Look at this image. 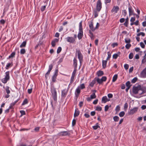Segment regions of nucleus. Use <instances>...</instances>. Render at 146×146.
Wrapping results in <instances>:
<instances>
[{
  "label": "nucleus",
  "mask_w": 146,
  "mask_h": 146,
  "mask_svg": "<svg viewBox=\"0 0 146 146\" xmlns=\"http://www.w3.org/2000/svg\"><path fill=\"white\" fill-rule=\"evenodd\" d=\"M74 68H76L77 66V60L76 58H74Z\"/></svg>",
  "instance_id": "6ab92c4d"
},
{
  "label": "nucleus",
  "mask_w": 146,
  "mask_h": 146,
  "mask_svg": "<svg viewBox=\"0 0 146 146\" xmlns=\"http://www.w3.org/2000/svg\"><path fill=\"white\" fill-rule=\"evenodd\" d=\"M119 54L120 52H119V54H114L113 56V58L114 59H116L117 58V57L119 56Z\"/></svg>",
  "instance_id": "7c9ffc66"
},
{
  "label": "nucleus",
  "mask_w": 146,
  "mask_h": 146,
  "mask_svg": "<svg viewBox=\"0 0 146 146\" xmlns=\"http://www.w3.org/2000/svg\"><path fill=\"white\" fill-rule=\"evenodd\" d=\"M69 131H62L60 132L59 134L60 135L62 136H66L69 135Z\"/></svg>",
  "instance_id": "f8f14e48"
},
{
  "label": "nucleus",
  "mask_w": 146,
  "mask_h": 146,
  "mask_svg": "<svg viewBox=\"0 0 146 146\" xmlns=\"http://www.w3.org/2000/svg\"><path fill=\"white\" fill-rule=\"evenodd\" d=\"M102 110V107L100 106H97L96 107V110L98 111H101Z\"/></svg>",
  "instance_id": "79ce46f5"
},
{
  "label": "nucleus",
  "mask_w": 146,
  "mask_h": 146,
  "mask_svg": "<svg viewBox=\"0 0 146 146\" xmlns=\"http://www.w3.org/2000/svg\"><path fill=\"white\" fill-rule=\"evenodd\" d=\"M133 57V54L132 53H131L129 55V58L130 59H131Z\"/></svg>",
  "instance_id": "09e8293b"
},
{
  "label": "nucleus",
  "mask_w": 146,
  "mask_h": 146,
  "mask_svg": "<svg viewBox=\"0 0 146 146\" xmlns=\"http://www.w3.org/2000/svg\"><path fill=\"white\" fill-rule=\"evenodd\" d=\"M66 39L67 41L70 43H73L75 42V38L72 37H68Z\"/></svg>",
  "instance_id": "423d86ee"
},
{
  "label": "nucleus",
  "mask_w": 146,
  "mask_h": 146,
  "mask_svg": "<svg viewBox=\"0 0 146 146\" xmlns=\"http://www.w3.org/2000/svg\"><path fill=\"white\" fill-rule=\"evenodd\" d=\"M120 110V107L119 106H118L116 107L115 110L116 111H119Z\"/></svg>",
  "instance_id": "338daca9"
},
{
  "label": "nucleus",
  "mask_w": 146,
  "mask_h": 146,
  "mask_svg": "<svg viewBox=\"0 0 146 146\" xmlns=\"http://www.w3.org/2000/svg\"><path fill=\"white\" fill-rule=\"evenodd\" d=\"M79 30H83L82 27V21H81L79 23Z\"/></svg>",
  "instance_id": "473e14b6"
},
{
  "label": "nucleus",
  "mask_w": 146,
  "mask_h": 146,
  "mask_svg": "<svg viewBox=\"0 0 146 146\" xmlns=\"http://www.w3.org/2000/svg\"><path fill=\"white\" fill-rule=\"evenodd\" d=\"M138 109V107H135L133 109H131L129 112V115H132L134 114L137 111Z\"/></svg>",
  "instance_id": "0eeeda50"
},
{
  "label": "nucleus",
  "mask_w": 146,
  "mask_h": 146,
  "mask_svg": "<svg viewBox=\"0 0 146 146\" xmlns=\"http://www.w3.org/2000/svg\"><path fill=\"white\" fill-rule=\"evenodd\" d=\"M15 54V52H13L9 57V58H13L14 57Z\"/></svg>",
  "instance_id": "c85d7f7f"
},
{
  "label": "nucleus",
  "mask_w": 146,
  "mask_h": 146,
  "mask_svg": "<svg viewBox=\"0 0 146 146\" xmlns=\"http://www.w3.org/2000/svg\"><path fill=\"white\" fill-rule=\"evenodd\" d=\"M76 123V121L75 119H73L72 121V126H74L75 125Z\"/></svg>",
  "instance_id": "bf43d9fd"
},
{
  "label": "nucleus",
  "mask_w": 146,
  "mask_h": 146,
  "mask_svg": "<svg viewBox=\"0 0 146 146\" xmlns=\"http://www.w3.org/2000/svg\"><path fill=\"white\" fill-rule=\"evenodd\" d=\"M83 36V30H79V32L78 35V37L79 40L81 39Z\"/></svg>",
  "instance_id": "9d476101"
},
{
  "label": "nucleus",
  "mask_w": 146,
  "mask_h": 146,
  "mask_svg": "<svg viewBox=\"0 0 146 146\" xmlns=\"http://www.w3.org/2000/svg\"><path fill=\"white\" fill-rule=\"evenodd\" d=\"M125 19L123 18H121L120 19L119 21L121 23H123L125 21Z\"/></svg>",
  "instance_id": "774afa93"
},
{
  "label": "nucleus",
  "mask_w": 146,
  "mask_h": 146,
  "mask_svg": "<svg viewBox=\"0 0 146 146\" xmlns=\"http://www.w3.org/2000/svg\"><path fill=\"white\" fill-rule=\"evenodd\" d=\"M128 9L129 15H131L133 14V11L132 9V7L130 5V4L129 5Z\"/></svg>",
  "instance_id": "4468645a"
},
{
  "label": "nucleus",
  "mask_w": 146,
  "mask_h": 146,
  "mask_svg": "<svg viewBox=\"0 0 146 146\" xmlns=\"http://www.w3.org/2000/svg\"><path fill=\"white\" fill-rule=\"evenodd\" d=\"M135 17H131L130 19V21L131 22H133L135 20Z\"/></svg>",
  "instance_id": "680f3d73"
},
{
  "label": "nucleus",
  "mask_w": 146,
  "mask_h": 146,
  "mask_svg": "<svg viewBox=\"0 0 146 146\" xmlns=\"http://www.w3.org/2000/svg\"><path fill=\"white\" fill-rule=\"evenodd\" d=\"M140 45L141 46L142 48H145V45L142 42H141L140 43Z\"/></svg>",
  "instance_id": "603ef678"
},
{
  "label": "nucleus",
  "mask_w": 146,
  "mask_h": 146,
  "mask_svg": "<svg viewBox=\"0 0 146 146\" xmlns=\"http://www.w3.org/2000/svg\"><path fill=\"white\" fill-rule=\"evenodd\" d=\"M50 73H49L48 72H47V73L45 74V78H46V79H47V78H48V76L49 75V74H50Z\"/></svg>",
  "instance_id": "e2e57ef3"
},
{
  "label": "nucleus",
  "mask_w": 146,
  "mask_h": 146,
  "mask_svg": "<svg viewBox=\"0 0 146 146\" xmlns=\"http://www.w3.org/2000/svg\"><path fill=\"white\" fill-rule=\"evenodd\" d=\"M80 88L82 89H84L85 88V86L84 84H81L80 85Z\"/></svg>",
  "instance_id": "052dcab7"
},
{
  "label": "nucleus",
  "mask_w": 146,
  "mask_h": 146,
  "mask_svg": "<svg viewBox=\"0 0 146 146\" xmlns=\"http://www.w3.org/2000/svg\"><path fill=\"white\" fill-rule=\"evenodd\" d=\"M140 35H141L143 36H144L145 35V34L143 32H140L139 33H138L137 35L138 36H139Z\"/></svg>",
  "instance_id": "58836bf2"
},
{
  "label": "nucleus",
  "mask_w": 146,
  "mask_h": 146,
  "mask_svg": "<svg viewBox=\"0 0 146 146\" xmlns=\"http://www.w3.org/2000/svg\"><path fill=\"white\" fill-rule=\"evenodd\" d=\"M61 50H62V48H61V47H58L57 49V54L59 53L61 51Z\"/></svg>",
  "instance_id": "37998d69"
},
{
  "label": "nucleus",
  "mask_w": 146,
  "mask_h": 146,
  "mask_svg": "<svg viewBox=\"0 0 146 146\" xmlns=\"http://www.w3.org/2000/svg\"><path fill=\"white\" fill-rule=\"evenodd\" d=\"M89 27L90 29H91L92 31H94L95 30V29H94L93 28V25L92 22L89 24Z\"/></svg>",
  "instance_id": "412c9836"
},
{
  "label": "nucleus",
  "mask_w": 146,
  "mask_h": 146,
  "mask_svg": "<svg viewBox=\"0 0 146 146\" xmlns=\"http://www.w3.org/2000/svg\"><path fill=\"white\" fill-rule=\"evenodd\" d=\"M107 61L106 60H103L102 61V67L103 68H105L106 65Z\"/></svg>",
  "instance_id": "a211bd4d"
},
{
  "label": "nucleus",
  "mask_w": 146,
  "mask_h": 146,
  "mask_svg": "<svg viewBox=\"0 0 146 146\" xmlns=\"http://www.w3.org/2000/svg\"><path fill=\"white\" fill-rule=\"evenodd\" d=\"M97 74L98 76H101L104 74V72L103 71L99 70L97 73Z\"/></svg>",
  "instance_id": "f3484780"
},
{
  "label": "nucleus",
  "mask_w": 146,
  "mask_h": 146,
  "mask_svg": "<svg viewBox=\"0 0 146 146\" xmlns=\"http://www.w3.org/2000/svg\"><path fill=\"white\" fill-rule=\"evenodd\" d=\"M125 43H129L131 42V40L129 38H125Z\"/></svg>",
  "instance_id": "f704fd0d"
},
{
  "label": "nucleus",
  "mask_w": 146,
  "mask_h": 146,
  "mask_svg": "<svg viewBox=\"0 0 146 146\" xmlns=\"http://www.w3.org/2000/svg\"><path fill=\"white\" fill-rule=\"evenodd\" d=\"M90 97L92 99L96 98V96L95 93H93L91 95Z\"/></svg>",
  "instance_id": "2f4dec72"
},
{
  "label": "nucleus",
  "mask_w": 146,
  "mask_h": 146,
  "mask_svg": "<svg viewBox=\"0 0 146 146\" xmlns=\"http://www.w3.org/2000/svg\"><path fill=\"white\" fill-rule=\"evenodd\" d=\"M11 64L10 63H8L6 66V69H8V68L10 66Z\"/></svg>",
  "instance_id": "0e129e2a"
},
{
  "label": "nucleus",
  "mask_w": 146,
  "mask_h": 146,
  "mask_svg": "<svg viewBox=\"0 0 146 146\" xmlns=\"http://www.w3.org/2000/svg\"><path fill=\"white\" fill-rule=\"evenodd\" d=\"M26 51L25 49H22L21 50L20 53L21 54H24L25 52Z\"/></svg>",
  "instance_id": "ea45409f"
},
{
  "label": "nucleus",
  "mask_w": 146,
  "mask_h": 146,
  "mask_svg": "<svg viewBox=\"0 0 146 146\" xmlns=\"http://www.w3.org/2000/svg\"><path fill=\"white\" fill-rule=\"evenodd\" d=\"M26 43L27 42L26 41L23 42L20 45V47L22 48L25 47L26 45Z\"/></svg>",
  "instance_id": "aec40b11"
},
{
  "label": "nucleus",
  "mask_w": 146,
  "mask_h": 146,
  "mask_svg": "<svg viewBox=\"0 0 146 146\" xmlns=\"http://www.w3.org/2000/svg\"><path fill=\"white\" fill-rule=\"evenodd\" d=\"M5 74V78H3L1 80L2 82L4 84L6 83L10 79L9 72V71L6 72Z\"/></svg>",
  "instance_id": "f03ea898"
},
{
  "label": "nucleus",
  "mask_w": 146,
  "mask_h": 146,
  "mask_svg": "<svg viewBox=\"0 0 146 146\" xmlns=\"http://www.w3.org/2000/svg\"><path fill=\"white\" fill-rule=\"evenodd\" d=\"M20 112L21 114V115H23L25 114V112L24 111L21 110L20 111Z\"/></svg>",
  "instance_id": "13d9d810"
},
{
  "label": "nucleus",
  "mask_w": 146,
  "mask_h": 146,
  "mask_svg": "<svg viewBox=\"0 0 146 146\" xmlns=\"http://www.w3.org/2000/svg\"><path fill=\"white\" fill-rule=\"evenodd\" d=\"M109 106L108 105H106L105 107V111H107L108 109H109Z\"/></svg>",
  "instance_id": "6e6d98bb"
},
{
  "label": "nucleus",
  "mask_w": 146,
  "mask_h": 146,
  "mask_svg": "<svg viewBox=\"0 0 146 146\" xmlns=\"http://www.w3.org/2000/svg\"><path fill=\"white\" fill-rule=\"evenodd\" d=\"M126 85L127 87H130L131 85H130V83L129 81L127 82L126 83Z\"/></svg>",
  "instance_id": "c03bdc74"
},
{
  "label": "nucleus",
  "mask_w": 146,
  "mask_h": 146,
  "mask_svg": "<svg viewBox=\"0 0 146 146\" xmlns=\"http://www.w3.org/2000/svg\"><path fill=\"white\" fill-rule=\"evenodd\" d=\"M5 90L7 94H9L10 93V90H9V86H7L6 87Z\"/></svg>",
  "instance_id": "5701e85b"
},
{
  "label": "nucleus",
  "mask_w": 146,
  "mask_h": 146,
  "mask_svg": "<svg viewBox=\"0 0 146 146\" xmlns=\"http://www.w3.org/2000/svg\"><path fill=\"white\" fill-rule=\"evenodd\" d=\"M140 76L142 78L146 77V67L141 72Z\"/></svg>",
  "instance_id": "6e6552de"
},
{
  "label": "nucleus",
  "mask_w": 146,
  "mask_h": 146,
  "mask_svg": "<svg viewBox=\"0 0 146 146\" xmlns=\"http://www.w3.org/2000/svg\"><path fill=\"white\" fill-rule=\"evenodd\" d=\"M107 79V78L106 76H103L101 79V80L103 82V81H105Z\"/></svg>",
  "instance_id": "de8ad7c7"
},
{
  "label": "nucleus",
  "mask_w": 146,
  "mask_h": 146,
  "mask_svg": "<svg viewBox=\"0 0 146 146\" xmlns=\"http://www.w3.org/2000/svg\"><path fill=\"white\" fill-rule=\"evenodd\" d=\"M119 10V8L118 6H114L111 10L112 13H116Z\"/></svg>",
  "instance_id": "1a4fd4ad"
},
{
  "label": "nucleus",
  "mask_w": 146,
  "mask_h": 146,
  "mask_svg": "<svg viewBox=\"0 0 146 146\" xmlns=\"http://www.w3.org/2000/svg\"><path fill=\"white\" fill-rule=\"evenodd\" d=\"M95 79L97 81L98 83L100 84H101L103 82L101 79H100L98 78H95Z\"/></svg>",
  "instance_id": "4be33fe9"
},
{
  "label": "nucleus",
  "mask_w": 146,
  "mask_h": 146,
  "mask_svg": "<svg viewBox=\"0 0 146 146\" xmlns=\"http://www.w3.org/2000/svg\"><path fill=\"white\" fill-rule=\"evenodd\" d=\"M80 112L79 111L78 109H76L75 111V112L74 114V117L78 116Z\"/></svg>",
  "instance_id": "2eb2a0df"
},
{
  "label": "nucleus",
  "mask_w": 146,
  "mask_h": 146,
  "mask_svg": "<svg viewBox=\"0 0 146 146\" xmlns=\"http://www.w3.org/2000/svg\"><path fill=\"white\" fill-rule=\"evenodd\" d=\"M51 92L53 98L55 101L57 100V93L56 89L54 88L51 89Z\"/></svg>",
  "instance_id": "7ed1b4c3"
},
{
  "label": "nucleus",
  "mask_w": 146,
  "mask_h": 146,
  "mask_svg": "<svg viewBox=\"0 0 146 146\" xmlns=\"http://www.w3.org/2000/svg\"><path fill=\"white\" fill-rule=\"evenodd\" d=\"M57 76L54 75L53 76L52 78V81L53 82H55L56 81V77Z\"/></svg>",
  "instance_id": "bb28decb"
},
{
  "label": "nucleus",
  "mask_w": 146,
  "mask_h": 146,
  "mask_svg": "<svg viewBox=\"0 0 146 146\" xmlns=\"http://www.w3.org/2000/svg\"><path fill=\"white\" fill-rule=\"evenodd\" d=\"M102 8V3L100 0H98L97 2L96 9L97 11H99Z\"/></svg>",
  "instance_id": "39448f33"
},
{
  "label": "nucleus",
  "mask_w": 146,
  "mask_h": 146,
  "mask_svg": "<svg viewBox=\"0 0 146 146\" xmlns=\"http://www.w3.org/2000/svg\"><path fill=\"white\" fill-rule=\"evenodd\" d=\"M113 119L114 121H118L119 119V118L118 116H116L113 117Z\"/></svg>",
  "instance_id": "a878e982"
},
{
  "label": "nucleus",
  "mask_w": 146,
  "mask_h": 146,
  "mask_svg": "<svg viewBox=\"0 0 146 146\" xmlns=\"http://www.w3.org/2000/svg\"><path fill=\"white\" fill-rule=\"evenodd\" d=\"M113 95L111 94H109L108 95V97L109 98H112L113 97Z\"/></svg>",
  "instance_id": "69168bd1"
},
{
  "label": "nucleus",
  "mask_w": 146,
  "mask_h": 146,
  "mask_svg": "<svg viewBox=\"0 0 146 146\" xmlns=\"http://www.w3.org/2000/svg\"><path fill=\"white\" fill-rule=\"evenodd\" d=\"M125 114V112L123 111H122L119 113V115L120 117H122L124 116Z\"/></svg>",
  "instance_id": "393cba45"
},
{
  "label": "nucleus",
  "mask_w": 146,
  "mask_h": 146,
  "mask_svg": "<svg viewBox=\"0 0 146 146\" xmlns=\"http://www.w3.org/2000/svg\"><path fill=\"white\" fill-rule=\"evenodd\" d=\"M128 24V18H127L125 19V21L124 23V25L125 26H126V27H127Z\"/></svg>",
  "instance_id": "e433bc0d"
},
{
  "label": "nucleus",
  "mask_w": 146,
  "mask_h": 146,
  "mask_svg": "<svg viewBox=\"0 0 146 146\" xmlns=\"http://www.w3.org/2000/svg\"><path fill=\"white\" fill-rule=\"evenodd\" d=\"M95 83V81H92L90 84V86L91 87H93Z\"/></svg>",
  "instance_id": "4d7b16f0"
},
{
  "label": "nucleus",
  "mask_w": 146,
  "mask_h": 146,
  "mask_svg": "<svg viewBox=\"0 0 146 146\" xmlns=\"http://www.w3.org/2000/svg\"><path fill=\"white\" fill-rule=\"evenodd\" d=\"M92 127L94 129L96 130V129H97L98 128L100 127L99 126L97 125L94 126H93Z\"/></svg>",
  "instance_id": "3c124183"
},
{
  "label": "nucleus",
  "mask_w": 146,
  "mask_h": 146,
  "mask_svg": "<svg viewBox=\"0 0 146 146\" xmlns=\"http://www.w3.org/2000/svg\"><path fill=\"white\" fill-rule=\"evenodd\" d=\"M131 46V45L130 44L128 43L126 45L125 47L126 48H127V49H129V48Z\"/></svg>",
  "instance_id": "c9c22d12"
},
{
  "label": "nucleus",
  "mask_w": 146,
  "mask_h": 146,
  "mask_svg": "<svg viewBox=\"0 0 146 146\" xmlns=\"http://www.w3.org/2000/svg\"><path fill=\"white\" fill-rule=\"evenodd\" d=\"M129 66L127 64H126L124 65V67L126 70H127L129 68Z\"/></svg>",
  "instance_id": "864d4df0"
},
{
  "label": "nucleus",
  "mask_w": 146,
  "mask_h": 146,
  "mask_svg": "<svg viewBox=\"0 0 146 146\" xmlns=\"http://www.w3.org/2000/svg\"><path fill=\"white\" fill-rule=\"evenodd\" d=\"M80 92V89L78 88L76 90V92L78 95L79 94Z\"/></svg>",
  "instance_id": "49530a36"
},
{
  "label": "nucleus",
  "mask_w": 146,
  "mask_h": 146,
  "mask_svg": "<svg viewBox=\"0 0 146 146\" xmlns=\"http://www.w3.org/2000/svg\"><path fill=\"white\" fill-rule=\"evenodd\" d=\"M108 56L106 59L107 60H109L111 57V54L110 52H108Z\"/></svg>",
  "instance_id": "72a5a7b5"
},
{
  "label": "nucleus",
  "mask_w": 146,
  "mask_h": 146,
  "mask_svg": "<svg viewBox=\"0 0 146 146\" xmlns=\"http://www.w3.org/2000/svg\"><path fill=\"white\" fill-rule=\"evenodd\" d=\"M133 92L134 94H137L139 93V94H141L145 93L146 91L144 90L141 88V86L138 85L137 86H134L132 89Z\"/></svg>",
  "instance_id": "f257e3e1"
},
{
  "label": "nucleus",
  "mask_w": 146,
  "mask_h": 146,
  "mask_svg": "<svg viewBox=\"0 0 146 146\" xmlns=\"http://www.w3.org/2000/svg\"><path fill=\"white\" fill-rule=\"evenodd\" d=\"M76 72V68H74V69L72 72V75L75 76V74Z\"/></svg>",
  "instance_id": "8fccbe9b"
},
{
  "label": "nucleus",
  "mask_w": 146,
  "mask_h": 146,
  "mask_svg": "<svg viewBox=\"0 0 146 146\" xmlns=\"http://www.w3.org/2000/svg\"><path fill=\"white\" fill-rule=\"evenodd\" d=\"M28 103V101L27 99H25L23 103H22V105L23 106L25 105V104H27Z\"/></svg>",
  "instance_id": "cd10ccee"
},
{
  "label": "nucleus",
  "mask_w": 146,
  "mask_h": 146,
  "mask_svg": "<svg viewBox=\"0 0 146 146\" xmlns=\"http://www.w3.org/2000/svg\"><path fill=\"white\" fill-rule=\"evenodd\" d=\"M117 75L115 74L113 77L112 79V82H115L117 79Z\"/></svg>",
  "instance_id": "b1692460"
},
{
  "label": "nucleus",
  "mask_w": 146,
  "mask_h": 146,
  "mask_svg": "<svg viewBox=\"0 0 146 146\" xmlns=\"http://www.w3.org/2000/svg\"><path fill=\"white\" fill-rule=\"evenodd\" d=\"M46 8V5H44L43 6H42L41 8V10L42 11H44Z\"/></svg>",
  "instance_id": "5fc2aeb1"
},
{
  "label": "nucleus",
  "mask_w": 146,
  "mask_h": 146,
  "mask_svg": "<svg viewBox=\"0 0 146 146\" xmlns=\"http://www.w3.org/2000/svg\"><path fill=\"white\" fill-rule=\"evenodd\" d=\"M53 65L52 64L50 65L49 66V69L48 71V72L50 73L51 70H52L53 68Z\"/></svg>",
  "instance_id": "c756f323"
},
{
  "label": "nucleus",
  "mask_w": 146,
  "mask_h": 146,
  "mask_svg": "<svg viewBox=\"0 0 146 146\" xmlns=\"http://www.w3.org/2000/svg\"><path fill=\"white\" fill-rule=\"evenodd\" d=\"M110 100L108 99L106 96H104L102 97V102L104 103H106L107 102L109 101Z\"/></svg>",
  "instance_id": "9b49d317"
},
{
  "label": "nucleus",
  "mask_w": 146,
  "mask_h": 146,
  "mask_svg": "<svg viewBox=\"0 0 146 146\" xmlns=\"http://www.w3.org/2000/svg\"><path fill=\"white\" fill-rule=\"evenodd\" d=\"M74 77H75V76H72H72H71V79H70V83L71 84L72 83V82H73Z\"/></svg>",
  "instance_id": "a18cd8bd"
},
{
  "label": "nucleus",
  "mask_w": 146,
  "mask_h": 146,
  "mask_svg": "<svg viewBox=\"0 0 146 146\" xmlns=\"http://www.w3.org/2000/svg\"><path fill=\"white\" fill-rule=\"evenodd\" d=\"M76 53L78 54V58L79 59L80 62L81 63L83 61V56L80 50H77L76 51Z\"/></svg>",
  "instance_id": "20e7f679"
},
{
  "label": "nucleus",
  "mask_w": 146,
  "mask_h": 146,
  "mask_svg": "<svg viewBox=\"0 0 146 146\" xmlns=\"http://www.w3.org/2000/svg\"><path fill=\"white\" fill-rule=\"evenodd\" d=\"M59 41V39L55 38L51 42V45L52 46L54 47L56 45V43L58 42Z\"/></svg>",
  "instance_id": "ddd939ff"
},
{
  "label": "nucleus",
  "mask_w": 146,
  "mask_h": 146,
  "mask_svg": "<svg viewBox=\"0 0 146 146\" xmlns=\"http://www.w3.org/2000/svg\"><path fill=\"white\" fill-rule=\"evenodd\" d=\"M143 59L142 60V62L143 63H145L146 62V56H144Z\"/></svg>",
  "instance_id": "4c0bfd02"
},
{
  "label": "nucleus",
  "mask_w": 146,
  "mask_h": 146,
  "mask_svg": "<svg viewBox=\"0 0 146 146\" xmlns=\"http://www.w3.org/2000/svg\"><path fill=\"white\" fill-rule=\"evenodd\" d=\"M137 78L135 77L132 80L131 82L132 83H135L137 81Z\"/></svg>",
  "instance_id": "a19ab883"
},
{
  "label": "nucleus",
  "mask_w": 146,
  "mask_h": 146,
  "mask_svg": "<svg viewBox=\"0 0 146 146\" xmlns=\"http://www.w3.org/2000/svg\"><path fill=\"white\" fill-rule=\"evenodd\" d=\"M67 93V91L66 89L62 91L61 96L63 97H65Z\"/></svg>",
  "instance_id": "dca6fc26"
}]
</instances>
